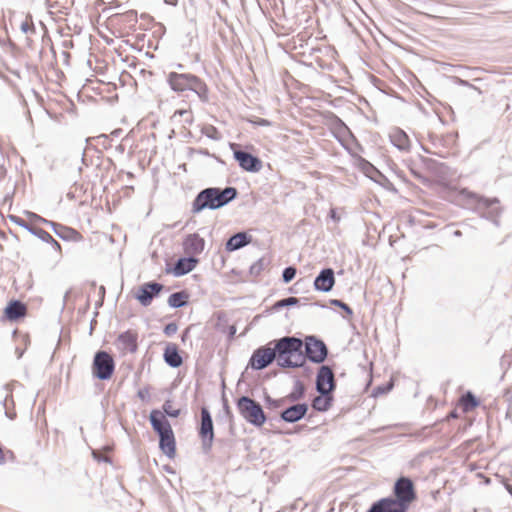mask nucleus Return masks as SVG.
<instances>
[{
    "label": "nucleus",
    "mask_w": 512,
    "mask_h": 512,
    "mask_svg": "<svg viewBox=\"0 0 512 512\" xmlns=\"http://www.w3.org/2000/svg\"><path fill=\"white\" fill-rule=\"evenodd\" d=\"M274 345L276 361L282 368H297L305 364L303 342L293 336H285L279 340L270 342Z\"/></svg>",
    "instance_id": "nucleus-1"
},
{
    "label": "nucleus",
    "mask_w": 512,
    "mask_h": 512,
    "mask_svg": "<svg viewBox=\"0 0 512 512\" xmlns=\"http://www.w3.org/2000/svg\"><path fill=\"white\" fill-rule=\"evenodd\" d=\"M237 196V190L234 187L220 188H206L202 190L194 199L192 203V212L199 213L204 209H219Z\"/></svg>",
    "instance_id": "nucleus-2"
},
{
    "label": "nucleus",
    "mask_w": 512,
    "mask_h": 512,
    "mask_svg": "<svg viewBox=\"0 0 512 512\" xmlns=\"http://www.w3.org/2000/svg\"><path fill=\"white\" fill-rule=\"evenodd\" d=\"M167 82L170 88L175 92L191 90L202 100H207L208 88L206 84L193 74L170 72L167 75Z\"/></svg>",
    "instance_id": "nucleus-3"
},
{
    "label": "nucleus",
    "mask_w": 512,
    "mask_h": 512,
    "mask_svg": "<svg viewBox=\"0 0 512 512\" xmlns=\"http://www.w3.org/2000/svg\"><path fill=\"white\" fill-rule=\"evenodd\" d=\"M237 408L240 415L248 423L256 427H261L266 421V416L261 405L247 396H242L238 399Z\"/></svg>",
    "instance_id": "nucleus-4"
},
{
    "label": "nucleus",
    "mask_w": 512,
    "mask_h": 512,
    "mask_svg": "<svg viewBox=\"0 0 512 512\" xmlns=\"http://www.w3.org/2000/svg\"><path fill=\"white\" fill-rule=\"evenodd\" d=\"M115 369V363L112 356L106 351H98L93 359L92 373L100 380L111 378Z\"/></svg>",
    "instance_id": "nucleus-5"
},
{
    "label": "nucleus",
    "mask_w": 512,
    "mask_h": 512,
    "mask_svg": "<svg viewBox=\"0 0 512 512\" xmlns=\"http://www.w3.org/2000/svg\"><path fill=\"white\" fill-rule=\"evenodd\" d=\"M199 437L201 439L202 450L208 454L214 441L213 421L209 410L205 407L201 409V426L199 430Z\"/></svg>",
    "instance_id": "nucleus-6"
},
{
    "label": "nucleus",
    "mask_w": 512,
    "mask_h": 512,
    "mask_svg": "<svg viewBox=\"0 0 512 512\" xmlns=\"http://www.w3.org/2000/svg\"><path fill=\"white\" fill-rule=\"evenodd\" d=\"M276 359V352L273 344H268L256 349L249 361L251 367L255 370H262L270 365Z\"/></svg>",
    "instance_id": "nucleus-7"
},
{
    "label": "nucleus",
    "mask_w": 512,
    "mask_h": 512,
    "mask_svg": "<svg viewBox=\"0 0 512 512\" xmlns=\"http://www.w3.org/2000/svg\"><path fill=\"white\" fill-rule=\"evenodd\" d=\"M328 354L325 343L314 336L306 338L305 359L308 358L313 363H322Z\"/></svg>",
    "instance_id": "nucleus-8"
},
{
    "label": "nucleus",
    "mask_w": 512,
    "mask_h": 512,
    "mask_svg": "<svg viewBox=\"0 0 512 512\" xmlns=\"http://www.w3.org/2000/svg\"><path fill=\"white\" fill-rule=\"evenodd\" d=\"M396 499L409 508V504L415 499L413 483L409 478L401 477L394 486Z\"/></svg>",
    "instance_id": "nucleus-9"
},
{
    "label": "nucleus",
    "mask_w": 512,
    "mask_h": 512,
    "mask_svg": "<svg viewBox=\"0 0 512 512\" xmlns=\"http://www.w3.org/2000/svg\"><path fill=\"white\" fill-rule=\"evenodd\" d=\"M335 387L334 373L329 366H321L316 379V389L321 395H329Z\"/></svg>",
    "instance_id": "nucleus-10"
},
{
    "label": "nucleus",
    "mask_w": 512,
    "mask_h": 512,
    "mask_svg": "<svg viewBox=\"0 0 512 512\" xmlns=\"http://www.w3.org/2000/svg\"><path fill=\"white\" fill-rule=\"evenodd\" d=\"M408 507L396 498L387 497L375 502L367 512H407Z\"/></svg>",
    "instance_id": "nucleus-11"
},
{
    "label": "nucleus",
    "mask_w": 512,
    "mask_h": 512,
    "mask_svg": "<svg viewBox=\"0 0 512 512\" xmlns=\"http://www.w3.org/2000/svg\"><path fill=\"white\" fill-rule=\"evenodd\" d=\"M459 199L465 201L467 205H475L477 209H486L498 203L496 198L488 199L469 191L462 189L458 194Z\"/></svg>",
    "instance_id": "nucleus-12"
},
{
    "label": "nucleus",
    "mask_w": 512,
    "mask_h": 512,
    "mask_svg": "<svg viewBox=\"0 0 512 512\" xmlns=\"http://www.w3.org/2000/svg\"><path fill=\"white\" fill-rule=\"evenodd\" d=\"M234 158L237 160L239 166L246 171L258 172L262 168L261 160L248 152L235 150Z\"/></svg>",
    "instance_id": "nucleus-13"
},
{
    "label": "nucleus",
    "mask_w": 512,
    "mask_h": 512,
    "mask_svg": "<svg viewBox=\"0 0 512 512\" xmlns=\"http://www.w3.org/2000/svg\"><path fill=\"white\" fill-rule=\"evenodd\" d=\"M162 289L163 285L160 283H144L142 286H140L136 298L141 303V305L148 306L151 304L153 298L162 291Z\"/></svg>",
    "instance_id": "nucleus-14"
},
{
    "label": "nucleus",
    "mask_w": 512,
    "mask_h": 512,
    "mask_svg": "<svg viewBox=\"0 0 512 512\" xmlns=\"http://www.w3.org/2000/svg\"><path fill=\"white\" fill-rule=\"evenodd\" d=\"M307 411L308 405L306 403H298L284 409L280 417L287 423H295L301 420L306 415Z\"/></svg>",
    "instance_id": "nucleus-15"
},
{
    "label": "nucleus",
    "mask_w": 512,
    "mask_h": 512,
    "mask_svg": "<svg viewBox=\"0 0 512 512\" xmlns=\"http://www.w3.org/2000/svg\"><path fill=\"white\" fill-rule=\"evenodd\" d=\"M335 284L334 271L331 268L323 269L314 280V288L317 291L329 292Z\"/></svg>",
    "instance_id": "nucleus-16"
},
{
    "label": "nucleus",
    "mask_w": 512,
    "mask_h": 512,
    "mask_svg": "<svg viewBox=\"0 0 512 512\" xmlns=\"http://www.w3.org/2000/svg\"><path fill=\"white\" fill-rule=\"evenodd\" d=\"M150 423L153 429L159 434V437L169 434L172 431L169 421L159 410H153L150 413Z\"/></svg>",
    "instance_id": "nucleus-17"
},
{
    "label": "nucleus",
    "mask_w": 512,
    "mask_h": 512,
    "mask_svg": "<svg viewBox=\"0 0 512 512\" xmlns=\"http://www.w3.org/2000/svg\"><path fill=\"white\" fill-rule=\"evenodd\" d=\"M185 253L193 257L203 252L205 240L198 234H189L183 242Z\"/></svg>",
    "instance_id": "nucleus-18"
},
{
    "label": "nucleus",
    "mask_w": 512,
    "mask_h": 512,
    "mask_svg": "<svg viewBox=\"0 0 512 512\" xmlns=\"http://www.w3.org/2000/svg\"><path fill=\"white\" fill-rule=\"evenodd\" d=\"M137 334L132 331H126L120 334L116 340L118 349L123 352L134 353L137 350Z\"/></svg>",
    "instance_id": "nucleus-19"
},
{
    "label": "nucleus",
    "mask_w": 512,
    "mask_h": 512,
    "mask_svg": "<svg viewBox=\"0 0 512 512\" xmlns=\"http://www.w3.org/2000/svg\"><path fill=\"white\" fill-rule=\"evenodd\" d=\"M391 143L400 151L408 152L411 148V143L408 135L400 128H392L389 132Z\"/></svg>",
    "instance_id": "nucleus-20"
},
{
    "label": "nucleus",
    "mask_w": 512,
    "mask_h": 512,
    "mask_svg": "<svg viewBox=\"0 0 512 512\" xmlns=\"http://www.w3.org/2000/svg\"><path fill=\"white\" fill-rule=\"evenodd\" d=\"M251 242V237L247 235L245 232H239L231 236L226 242V250L227 251H235L243 248Z\"/></svg>",
    "instance_id": "nucleus-21"
},
{
    "label": "nucleus",
    "mask_w": 512,
    "mask_h": 512,
    "mask_svg": "<svg viewBox=\"0 0 512 512\" xmlns=\"http://www.w3.org/2000/svg\"><path fill=\"white\" fill-rule=\"evenodd\" d=\"M5 316L8 320H17L26 314V306L18 301H12L4 310Z\"/></svg>",
    "instance_id": "nucleus-22"
},
{
    "label": "nucleus",
    "mask_w": 512,
    "mask_h": 512,
    "mask_svg": "<svg viewBox=\"0 0 512 512\" xmlns=\"http://www.w3.org/2000/svg\"><path fill=\"white\" fill-rule=\"evenodd\" d=\"M163 356L165 362L172 368H177L182 365V357L175 344H168L164 350Z\"/></svg>",
    "instance_id": "nucleus-23"
},
{
    "label": "nucleus",
    "mask_w": 512,
    "mask_h": 512,
    "mask_svg": "<svg viewBox=\"0 0 512 512\" xmlns=\"http://www.w3.org/2000/svg\"><path fill=\"white\" fill-rule=\"evenodd\" d=\"M196 264L197 260L194 257L180 258L173 268V273L175 276L185 275L191 272Z\"/></svg>",
    "instance_id": "nucleus-24"
},
{
    "label": "nucleus",
    "mask_w": 512,
    "mask_h": 512,
    "mask_svg": "<svg viewBox=\"0 0 512 512\" xmlns=\"http://www.w3.org/2000/svg\"><path fill=\"white\" fill-rule=\"evenodd\" d=\"M160 449L169 458H173L176 453L175 438L173 432L162 435L159 442Z\"/></svg>",
    "instance_id": "nucleus-25"
},
{
    "label": "nucleus",
    "mask_w": 512,
    "mask_h": 512,
    "mask_svg": "<svg viewBox=\"0 0 512 512\" xmlns=\"http://www.w3.org/2000/svg\"><path fill=\"white\" fill-rule=\"evenodd\" d=\"M189 295L186 291L175 292L168 298V305L172 308H180L188 303Z\"/></svg>",
    "instance_id": "nucleus-26"
},
{
    "label": "nucleus",
    "mask_w": 512,
    "mask_h": 512,
    "mask_svg": "<svg viewBox=\"0 0 512 512\" xmlns=\"http://www.w3.org/2000/svg\"><path fill=\"white\" fill-rule=\"evenodd\" d=\"M331 400L332 398L329 395L324 396L320 394L313 399L312 407L320 412L327 411L331 406Z\"/></svg>",
    "instance_id": "nucleus-27"
},
{
    "label": "nucleus",
    "mask_w": 512,
    "mask_h": 512,
    "mask_svg": "<svg viewBox=\"0 0 512 512\" xmlns=\"http://www.w3.org/2000/svg\"><path fill=\"white\" fill-rule=\"evenodd\" d=\"M461 402H462V405H463V409L466 412L472 410L473 408H475V407H477L479 405L478 400L476 399V397L471 392H467L461 398Z\"/></svg>",
    "instance_id": "nucleus-28"
},
{
    "label": "nucleus",
    "mask_w": 512,
    "mask_h": 512,
    "mask_svg": "<svg viewBox=\"0 0 512 512\" xmlns=\"http://www.w3.org/2000/svg\"><path fill=\"white\" fill-rule=\"evenodd\" d=\"M304 385L300 380H297L294 384V390L287 395V399L291 402L298 401L304 396Z\"/></svg>",
    "instance_id": "nucleus-29"
},
{
    "label": "nucleus",
    "mask_w": 512,
    "mask_h": 512,
    "mask_svg": "<svg viewBox=\"0 0 512 512\" xmlns=\"http://www.w3.org/2000/svg\"><path fill=\"white\" fill-rule=\"evenodd\" d=\"M34 235L38 236L41 240L45 242H51L54 247L60 249V244L45 230L37 228V229H29Z\"/></svg>",
    "instance_id": "nucleus-30"
},
{
    "label": "nucleus",
    "mask_w": 512,
    "mask_h": 512,
    "mask_svg": "<svg viewBox=\"0 0 512 512\" xmlns=\"http://www.w3.org/2000/svg\"><path fill=\"white\" fill-rule=\"evenodd\" d=\"M3 406L5 409V415L11 420L15 419L16 412L14 410V401H13L12 396L5 397V399L3 401Z\"/></svg>",
    "instance_id": "nucleus-31"
},
{
    "label": "nucleus",
    "mask_w": 512,
    "mask_h": 512,
    "mask_svg": "<svg viewBox=\"0 0 512 512\" xmlns=\"http://www.w3.org/2000/svg\"><path fill=\"white\" fill-rule=\"evenodd\" d=\"M264 267L265 260L263 258H260L250 266L249 272L252 276H258L263 271Z\"/></svg>",
    "instance_id": "nucleus-32"
},
{
    "label": "nucleus",
    "mask_w": 512,
    "mask_h": 512,
    "mask_svg": "<svg viewBox=\"0 0 512 512\" xmlns=\"http://www.w3.org/2000/svg\"><path fill=\"white\" fill-rule=\"evenodd\" d=\"M202 133L205 134L210 139H213V140L220 139V134H219L218 130L212 125L205 126L202 129Z\"/></svg>",
    "instance_id": "nucleus-33"
},
{
    "label": "nucleus",
    "mask_w": 512,
    "mask_h": 512,
    "mask_svg": "<svg viewBox=\"0 0 512 512\" xmlns=\"http://www.w3.org/2000/svg\"><path fill=\"white\" fill-rule=\"evenodd\" d=\"M298 302H299V300L297 298H295V297H288V298H285V299H282V300L276 302L275 305H274V308L275 309H279V308H282V307L294 306Z\"/></svg>",
    "instance_id": "nucleus-34"
},
{
    "label": "nucleus",
    "mask_w": 512,
    "mask_h": 512,
    "mask_svg": "<svg viewBox=\"0 0 512 512\" xmlns=\"http://www.w3.org/2000/svg\"><path fill=\"white\" fill-rule=\"evenodd\" d=\"M296 275V268L289 266L283 270L282 279L284 283L291 282Z\"/></svg>",
    "instance_id": "nucleus-35"
},
{
    "label": "nucleus",
    "mask_w": 512,
    "mask_h": 512,
    "mask_svg": "<svg viewBox=\"0 0 512 512\" xmlns=\"http://www.w3.org/2000/svg\"><path fill=\"white\" fill-rule=\"evenodd\" d=\"M20 30L24 34L34 33L35 28L31 18H26L20 25Z\"/></svg>",
    "instance_id": "nucleus-36"
},
{
    "label": "nucleus",
    "mask_w": 512,
    "mask_h": 512,
    "mask_svg": "<svg viewBox=\"0 0 512 512\" xmlns=\"http://www.w3.org/2000/svg\"><path fill=\"white\" fill-rule=\"evenodd\" d=\"M266 401H267V404H268L269 408H280L289 400L287 399V396L285 398H281V399H277V400L276 399H272V398H270L268 396L266 398Z\"/></svg>",
    "instance_id": "nucleus-37"
},
{
    "label": "nucleus",
    "mask_w": 512,
    "mask_h": 512,
    "mask_svg": "<svg viewBox=\"0 0 512 512\" xmlns=\"http://www.w3.org/2000/svg\"><path fill=\"white\" fill-rule=\"evenodd\" d=\"M163 410L164 412L170 416V417H178L179 414H180V411L178 409H172V406H171V403L170 401H166L164 404H163Z\"/></svg>",
    "instance_id": "nucleus-38"
},
{
    "label": "nucleus",
    "mask_w": 512,
    "mask_h": 512,
    "mask_svg": "<svg viewBox=\"0 0 512 512\" xmlns=\"http://www.w3.org/2000/svg\"><path fill=\"white\" fill-rule=\"evenodd\" d=\"M177 330H178L177 324L174 322H171L164 327V334L166 336H172L177 332Z\"/></svg>",
    "instance_id": "nucleus-39"
},
{
    "label": "nucleus",
    "mask_w": 512,
    "mask_h": 512,
    "mask_svg": "<svg viewBox=\"0 0 512 512\" xmlns=\"http://www.w3.org/2000/svg\"><path fill=\"white\" fill-rule=\"evenodd\" d=\"M40 221H42V222H44V223H46V224H49V225L53 228L54 232H55L59 237H61V238H63V239L65 238L64 234H63V233H59V230H58V227H60L61 229H64L63 227H61L60 225H58V224H56V223H54V222H52V221H48V220H46V219H44V218H40Z\"/></svg>",
    "instance_id": "nucleus-40"
},
{
    "label": "nucleus",
    "mask_w": 512,
    "mask_h": 512,
    "mask_svg": "<svg viewBox=\"0 0 512 512\" xmlns=\"http://www.w3.org/2000/svg\"><path fill=\"white\" fill-rule=\"evenodd\" d=\"M331 304L332 305H335V306H338L339 308H342L344 311H346L349 315L352 314V310L351 308L345 304L344 302H342L341 300H332L331 301Z\"/></svg>",
    "instance_id": "nucleus-41"
},
{
    "label": "nucleus",
    "mask_w": 512,
    "mask_h": 512,
    "mask_svg": "<svg viewBox=\"0 0 512 512\" xmlns=\"http://www.w3.org/2000/svg\"><path fill=\"white\" fill-rule=\"evenodd\" d=\"M249 122L256 126H270L271 125V122L264 118H256L254 120L250 119Z\"/></svg>",
    "instance_id": "nucleus-42"
},
{
    "label": "nucleus",
    "mask_w": 512,
    "mask_h": 512,
    "mask_svg": "<svg viewBox=\"0 0 512 512\" xmlns=\"http://www.w3.org/2000/svg\"><path fill=\"white\" fill-rule=\"evenodd\" d=\"M12 219H13V220H14V222H15V223H17L18 225H20V226H22V227H24V228H26V229H28V230L30 229V228H28V226H27V224L25 223V221H24V220H22V219H20V218H18V217H13Z\"/></svg>",
    "instance_id": "nucleus-43"
},
{
    "label": "nucleus",
    "mask_w": 512,
    "mask_h": 512,
    "mask_svg": "<svg viewBox=\"0 0 512 512\" xmlns=\"http://www.w3.org/2000/svg\"><path fill=\"white\" fill-rule=\"evenodd\" d=\"M330 215H331V218H333V219H335V220H337V219H338V218L336 217L335 210H333V209H332V210L330 211Z\"/></svg>",
    "instance_id": "nucleus-44"
},
{
    "label": "nucleus",
    "mask_w": 512,
    "mask_h": 512,
    "mask_svg": "<svg viewBox=\"0 0 512 512\" xmlns=\"http://www.w3.org/2000/svg\"><path fill=\"white\" fill-rule=\"evenodd\" d=\"M16 353H17L18 358H21L22 355H23V350H20V349L17 348L16 349Z\"/></svg>",
    "instance_id": "nucleus-45"
},
{
    "label": "nucleus",
    "mask_w": 512,
    "mask_h": 512,
    "mask_svg": "<svg viewBox=\"0 0 512 512\" xmlns=\"http://www.w3.org/2000/svg\"><path fill=\"white\" fill-rule=\"evenodd\" d=\"M165 3L170 5H176V0H165Z\"/></svg>",
    "instance_id": "nucleus-46"
},
{
    "label": "nucleus",
    "mask_w": 512,
    "mask_h": 512,
    "mask_svg": "<svg viewBox=\"0 0 512 512\" xmlns=\"http://www.w3.org/2000/svg\"><path fill=\"white\" fill-rule=\"evenodd\" d=\"M455 235H456V236H460V235H461V232H460V231H456V232H455Z\"/></svg>",
    "instance_id": "nucleus-47"
},
{
    "label": "nucleus",
    "mask_w": 512,
    "mask_h": 512,
    "mask_svg": "<svg viewBox=\"0 0 512 512\" xmlns=\"http://www.w3.org/2000/svg\"><path fill=\"white\" fill-rule=\"evenodd\" d=\"M139 396H140L141 398H143L144 393H142V392L140 391V392H139Z\"/></svg>",
    "instance_id": "nucleus-48"
},
{
    "label": "nucleus",
    "mask_w": 512,
    "mask_h": 512,
    "mask_svg": "<svg viewBox=\"0 0 512 512\" xmlns=\"http://www.w3.org/2000/svg\"><path fill=\"white\" fill-rule=\"evenodd\" d=\"M139 396H140L141 398H143L144 393H142V392L140 391V392H139Z\"/></svg>",
    "instance_id": "nucleus-49"
}]
</instances>
